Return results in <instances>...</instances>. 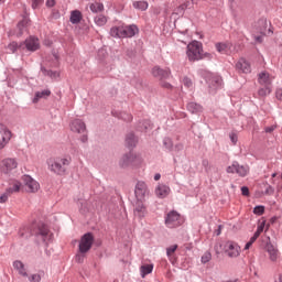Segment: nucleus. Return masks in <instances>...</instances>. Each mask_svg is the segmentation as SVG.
<instances>
[{
	"instance_id": "f257e3e1",
	"label": "nucleus",
	"mask_w": 282,
	"mask_h": 282,
	"mask_svg": "<svg viewBox=\"0 0 282 282\" xmlns=\"http://www.w3.org/2000/svg\"><path fill=\"white\" fill-rule=\"evenodd\" d=\"M134 217H139V219H142L147 215V205L144 202H147V197H149V187L147 186V183L140 181L137 183L134 188Z\"/></svg>"
},
{
	"instance_id": "f03ea898",
	"label": "nucleus",
	"mask_w": 282,
	"mask_h": 282,
	"mask_svg": "<svg viewBox=\"0 0 282 282\" xmlns=\"http://www.w3.org/2000/svg\"><path fill=\"white\" fill-rule=\"evenodd\" d=\"M186 55L188 61L195 63V61H202L204 58H213V54L204 53V45L199 41H193L187 45Z\"/></svg>"
},
{
	"instance_id": "7ed1b4c3",
	"label": "nucleus",
	"mask_w": 282,
	"mask_h": 282,
	"mask_svg": "<svg viewBox=\"0 0 282 282\" xmlns=\"http://www.w3.org/2000/svg\"><path fill=\"white\" fill-rule=\"evenodd\" d=\"M140 30L135 24L115 26L110 30V35L115 39H132Z\"/></svg>"
},
{
	"instance_id": "20e7f679",
	"label": "nucleus",
	"mask_w": 282,
	"mask_h": 282,
	"mask_svg": "<svg viewBox=\"0 0 282 282\" xmlns=\"http://www.w3.org/2000/svg\"><path fill=\"white\" fill-rule=\"evenodd\" d=\"M274 80V76L270 75V73L263 70L259 73L258 75V83L261 85V87L258 90L259 96H269V94H272V82Z\"/></svg>"
},
{
	"instance_id": "39448f33",
	"label": "nucleus",
	"mask_w": 282,
	"mask_h": 282,
	"mask_svg": "<svg viewBox=\"0 0 282 282\" xmlns=\"http://www.w3.org/2000/svg\"><path fill=\"white\" fill-rule=\"evenodd\" d=\"M48 171L55 175H65L66 166H69V160L66 158H51L47 160Z\"/></svg>"
},
{
	"instance_id": "423d86ee",
	"label": "nucleus",
	"mask_w": 282,
	"mask_h": 282,
	"mask_svg": "<svg viewBox=\"0 0 282 282\" xmlns=\"http://www.w3.org/2000/svg\"><path fill=\"white\" fill-rule=\"evenodd\" d=\"M223 250L229 259H237L241 256V247L235 241H226L223 246Z\"/></svg>"
},
{
	"instance_id": "0eeeda50",
	"label": "nucleus",
	"mask_w": 282,
	"mask_h": 282,
	"mask_svg": "<svg viewBox=\"0 0 282 282\" xmlns=\"http://www.w3.org/2000/svg\"><path fill=\"white\" fill-rule=\"evenodd\" d=\"M184 224V218L177 212H170L165 218L167 228H178Z\"/></svg>"
},
{
	"instance_id": "6e6552de",
	"label": "nucleus",
	"mask_w": 282,
	"mask_h": 282,
	"mask_svg": "<svg viewBox=\"0 0 282 282\" xmlns=\"http://www.w3.org/2000/svg\"><path fill=\"white\" fill-rule=\"evenodd\" d=\"M91 246H94V235L91 232L85 234L79 241V252L80 254H86L91 250Z\"/></svg>"
},
{
	"instance_id": "1a4fd4ad",
	"label": "nucleus",
	"mask_w": 282,
	"mask_h": 282,
	"mask_svg": "<svg viewBox=\"0 0 282 282\" xmlns=\"http://www.w3.org/2000/svg\"><path fill=\"white\" fill-rule=\"evenodd\" d=\"M227 173H237L239 177H246L250 173V167L248 165H240L239 162L235 161L227 167Z\"/></svg>"
},
{
	"instance_id": "9d476101",
	"label": "nucleus",
	"mask_w": 282,
	"mask_h": 282,
	"mask_svg": "<svg viewBox=\"0 0 282 282\" xmlns=\"http://www.w3.org/2000/svg\"><path fill=\"white\" fill-rule=\"evenodd\" d=\"M17 166H19V163L12 158L4 159L0 162V171L4 173V175L12 173Z\"/></svg>"
},
{
	"instance_id": "9b49d317",
	"label": "nucleus",
	"mask_w": 282,
	"mask_h": 282,
	"mask_svg": "<svg viewBox=\"0 0 282 282\" xmlns=\"http://www.w3.org/2000/svg\"><path fill=\"white\" fill-rule=\"evenodd\" d=\"M202 76L205 78L206 83L209 84L210 89H217L221 85V79L218 76L213 75L208 70H202Z\"/></svg>"
},
{
	"instance_id": "f8f14e48",
	"label": "nucleus",
	"mask_w": 282,
	"mask_h": 282,
	"mask_svg": "<svg viewBox=\"0 0 282 282\" xmlns=\"http://www.w3.org/2000/svg\"><path fill=\"white\" fill-rule=\"evenodd\" d=\"M12 140V132L6 126L0 127V151Z\"/></svg>"
},
{
	"instance_id": "ddd939ff",
	"label": "nucleus",
	"mask_w": 282,
	"mask_h": 282,
	"mask_svg": "<svg viewBox=\"0 0 282 282\" xmlns=\"http://www.w3.org/2000/svg\"><path fill=\"white\" fill-rule=\"evenodd\" d=\"M22 181H23L24 185L26 186L28 193H36V191H39V188H40L39 182H36L30 175H24L22 177Z\"/></svg>"
},
{
	"instance_id": "4468645a",
	"label": "nucleus",
	"mask_w": 282,
	"mask_h": 282,
	"mask_svg": "<svg viewBox=\"0 0 282 282\" xmlns=\"http://www.w3.org/2000/svg\"><path fill=\"white\" fill-rule=\"evenodd\" d=\"M152 75L154 76V78H159V80H166V78L171 76V69L169 68L164 69L159 66H154L152 68Z\"/></svg>"
},
{
	"instance_id": "2eb2a0df",
	"label": "nucleus",
	"mask_w": 282,
	"mask_h": 282,
	"mask_svg": "<svg viewBox=\"0 0 282 282\" xmlns=\"http://www.w3.org/2000/svg\"><path fill=\"white\" fill-rule=\"evenodd\" d=\"M70 131H73V133L85 134L87 131V127L85 126V122H83V120L75 119L70 122Z\"/></svg>"
},
{
	"instance_id": "dca6fc26",
	"label": "nucleus",
	"mask_w": 282,
	"mask_h": 282,
	"mask_svg": "<svg viewBox=\"0 0 282 282\" xmlns=\"http://www.w3.org/2000/svg\"><path fill=\"white\" fill-rule=\"evenodd\" d=\"M265 250L269 254L270 261H272L273 263H276L280 257L279 249L274 245L269 242L265 246Z\"/></svg>"
},
{
	"instance_id": "f3484780",
	"label": "nucleus",
	"mask_w": 282,
	"mask_h": 282,
	"mask_svg": "<svg viewBox=\"0 0 282 282\" xmlns=\"http://www.w3.org/2000/svg\"><path fill=\"white\" fill-rule=\"evenodd\" d=\"M23 45L29 52H36V50L41 47V44L39 43V39L32 37V36L26 39Z\"/></svg>"
},
{
	"instance_id": "a211bd4d",
	"label": "nucleus",
	"mask_w": 282,
	"mask_h": 282,
	"mask_svg": "<svg viewBox=\"0 0 282 282\" xmlns=\"http://www.w3.org/2000/svg\"><path fill=\"white\" fill-rule=\"evenodd\" d=\"M236 69L241 74H250V63H248V61H246L245 58H240L236 64Z\"/></svg>"
},
{
	"instance_id": "6ab92c4d",
	"label": "nucleus",
	"mask_w": 282,
	"mask_h": 282,
	"mask_svg": "<svg viewBox=\"0 0 282 282\" xmlns=\"http://www.w3.org/2000/svg\"><path fill=\"white\" fill-rule=\"evenodd\" d=\"M170 193H171V187L164 184H159L155 188V195L161 199H164V197H169Z\"/></svg>"
},
{
	"instance_id": "aec40b11",
	"label": "nucleus",
	"mask_w": 282,
	"mask_h": 282,
	"mask_svg": "<svg viewBox=\"0 0 282 282\" xmlns=\"http://www.w3.org/2000/svg\"><path fill=\"white\" fill-rule=\"evenodd\" d=\"M216 50L219 54H230L232 52V44L230 42L217 43Z\"/></svg>"
},
{
	"instance_id": "412c9836",
	"label": "nucleus",
	"mask_w": 282,
	"mask_h": 282,
	"mask_svg": "<svg viewBox=\"0 0 282 282\" xmlns=\"http://www.w3.org/2000/svg\"><path fill=\"white\" fill-rule=\"evenodd\" d=\"M30 25V19L24 18L17 25V35L22 36L24 32H28V26Z\"/></svg>"
},
{
	"instance_id": "4be33fe9",
	"label": "nucleus",
	"mask_w": 282,
	"mask_h": 282,
	"mask_svg": "<svg viewBox=\"0 0 282 282\" xmlns=\"http://www.w3.org/2000/svg\"><path fill=\"white\" fill-rule=\"evenodd\" d=\"M144 160L140 154L130 153V166H142Z\"/></svg>"
},
{
	"instance_id": "5701e85b",
	"label": "nucleus",
	"mask_w": 282,
	"mask_h": 282,
	"mask_svg": "<svg viewBox=\"0 0 282 282\" xmlns=\"http://www.w3.org/2000/svg\"><path fill=\"white\" fill-rule=\"evenodd\" d=\"M39 235L40 237H42L43 241H50L52 239V234L50 232V229L45 225H42L39 228Z\"/></svg>"
},
{
	"instance_id": "b1692460",
	"label": "nucleus",
	"mask_w": 282,
	"mask_h": 282,
	"mask_svg": "<svg viewBox=\"0 0 282 282\" xmlns=\"http://www.w3.org/2000/svg\"><path fill=\"white\" fill-rule=\"evenodd\" d=\"M10 195H14V193H19L21 191V182L11 181L9 183V187L6 189Z\"/></svg>"
},
{
	"instance_id": "393cba45",
	"label": "nucleus",
	"mask_w": 282,
	"mask_h": 282,
	"mask_svg": "<svg viewBox=\"0 0 282 282\" xmlns=\"http://www.w3.org/2000/svg\"><path fill=\"white\" fill-rule=\"evenodd\" d=\"M13 268L21 274V276H28V271H25V264H23V262L19 260L14 261Z\"/></svg>"
},
{
	"instance_id": "a878e982",
	"label": "nucleus",
	"mask_w": 282,
	"mask_h": 282,
	"mask_svg": "<svg viewBox=\"0 0 282 282\" xmlns=\"http://www.w3.org/2000/svg\"><path fill=\"white\" fill-rule=\"evenodd\" d=\"M51 95H52V91H50V89H44L42 91H37V93H35L33 102L34 104L39 102V100H41V98H50Z\"/></svg>"
},
{
	"instance_id": "bb28decb",
	"label": "nucleus",
	"mask_w": 282,
	"mask_h": 282,
	"mask_svg": "<svg viewBox=\"0 0 282 282\" xmlns=\"http://www.w3.org/2000/svg\"><path fill=\"white\" fill-rule=\"evenodd\" d=\"M82 20H83V13H80V11H78V10L72 11L70 23L76 25V24L80 23Z\"/></svg>"
},
{
	"instance_id": "cd10ccee",
	"label": "nucleus",
	"mask_w": 282,
	"mask_h": 282,
	"mask_svg": "<svg viewBox=\"0 0 282 282\" xmlns=\"http://www.w3.org/2000/svg\"><path fill=\"white\" fill-rule=\"evenodd\" d=\"M8 50H10V52L12 54H14V52H17V50H25V45L23 43H17V42H11L9 45H8Z\"/></svg>"
},
{
	"instance_id": "c85d7f7f",
	"label": "nucleus",
	"mask_w": 282,
	"mask_h": 282,
	"mask_svg": "<svg viewBox=\"0 0 282 282\" xmlns=\"http://www.w3.org/2000/svg\"><path fill=\"white\" fill-rule=\"evenodd\" d=\"M119 164L122 169H127V166H131V153L123 155Z\"/></svg>"
},
{
	"instance_id": "c756f323",
	"label": "nucleus",
	"mask_w": 282,
	"mask_h": 282,
	"mask_svg": "<svg viewBox=\"0 0 282 282\" xmlns=\"http://www.w3.org/2000/svg\"><path fill=\"white\" fill-rule=\"evenodd\" d=\"M140 272H141L142 279H144V276H147V274H151V272H153V264L141 265Z\"/></svg>"
},
{
	"instance_id": "7c9ffc66",
	"label": "nucleus",
	"mask_w": 282,
	"mask_h": 282,
	"mask_svg": "<svg viewBox=\"0 0 282 282\" xmlns=\"http://www.w3.org/2000/svg\"><path fill=\"white\" fill-rule=\"evenodd\" d=\"M187 109L191 113H199V111H202V106L199 104L189 102Z\"/></svg>"
},
{
	"instance_id": "2f4dec72",
	"label": "nucleus",
	"mask_w": 282,
	"mask_h": 282,
	"mask_svg": "<svg viewBox=\"0 0 282 282\" xmlns=\"http://www.w3.org/2000/svg\"><path fill=\"white\" fill-rule=\"evenodd\" d=\"M95 23L96 25H99V28H102V25L107 24V17L102 14L95 17Z\"/></svg>"
},
{
	"instance_id": "473e14b6",
	"label": "nucleus",
	"mask_w": 282,
	"mask_h": 282,
	"mask_svg": "<svg viewBox=\"0 0 282 282\" xmlns=\"http://www.w3.org/2000/svg\"><path fill=\"white\" fill-rule=\"evenodd\" d=\"M90 10L91 12H102V10H105V7L102 6V3L95 2L90 4Z\"/></svg>"
},
{
	"instance_id": "72a5a7b5",
	"label": "nucleus",
	"mask_w": 282,
	"mask_h": 282,
	"mask_svg": "<svg viewBox=\"0 0 282 282\" xmlns=\"http://www.w3.org/2000/svg\"><path fill=\"white\" fill-rule=\"evenodd\" d=\"M133 7L137 10H147L149 8V3L147 1H138L133 3Z\"/></svg>"
},
{
	"instance_id": "f704fd0d",
	"label": "nucleus",
	"mask_w": 282,
	"mask_h": 282,
	"mask_svg": "<svg viewBox=\"0 0 282 282\" xmlns=\"http://www.w3.org/2000/svg\"><path fill=\"white\" fill-rule=\"evenodd\" d=\"M126 142H127L128 147H135V142H138V140L135 139V135L133 133H131V134L127 135Z\"/></svg>"
},
{
	"instance_id": "c9c22d12",
	"label": "nucleus",
	"mask_w": 282,
	"mask_h": 282,
	"mask_svg": "<svg viewBox=\"0 0 282 282\" xmlns=\"http://www.w3.org/2000/svg\"><path fill=\"white\" fill-rule=\"evenodd\" d=\"M212 259H213V254L210 253V251H206L202 256L200 261H202V263H208Z\"/></svg>"
},
{
	"instance_id": "e433bc0d",
	"label": "nucleus",
	"mask_w": 282,
	"mask_h": 282,
	"mask_svg": "<svg viewBox=\"0 0 282 282\" xmlns=\"http://www.w3.org/2000/svg\"><path fill=\"white\" fill-rule=\"evenodd\" d=\"M182 83L187 88L193 87V79L189 77H183Z\"/></svg>"
},
{
	"instance_id": "4c0bfd02",
	"label": "nucleus",
	"mask_w": 282,
	"mask_h": 282,
	"mask_svg": "<svg viewBox=\"0 0 282 282\" xmlns=\"http://www.w3.org/2000/svg\"><path fill=\"white\" fill-rule=\"evenodd\" d=\"M10 194L6 191L3 194L0 195V204H6L10 198Z\"/></svg>"
},
{
	"instance_id": "58836bf2",
	"label": "nucleus",
	"mask_w": 282,
	"mask_h": 282,
	"mask_svg": "<svg viewBox=\"0 0 282 282\" xmlns=\"http://www.w3.org/2000/svg\"><path fill=\"white\" fill-rule=\"evenodd\" d=\"M254 215H263L265 213V207L264 206H256L253 209Z\"/></svg>"
},
{
	"instance_id": "ea45409f",
	"label": "nucleus",
	"mask_w": 282,
	"mask_h": 282,
	"mask_svg": "<svg viewBox=\"0 0 282 282\" xmlns=\"http://www.w3.org/2000/svg\"><path fill=\"white\" fill-rule=\"evenodd\" d=\"M177 250V245H173L166 249L167 257H173V253Z\"/></svg>"
},
{
	"instance_id": "a19ab883",
	"label": "nucleus",
	"mask_w": 282,
	"mask_h": 282,
	"mask_svg": "<svg viewBox=\"0 0 282 282\" xmlns=\"http://www.w3.org/2000/svg\"><path fill=\"white\" fill-rule=\"evenodd\" d=\"M43 1L45 0H31L33 10H36V8H40V6H43Z\"/></svg>"
},
{
	"instance_id": "79ce46f5",
	"label": "nucleus",
	"mask_w": 282,
	"mask_h": 282,
	"mask_svg": "<svg viewBox=\"0 0 282 282\" xmlns=\"http://www.w3.org/2000/svg\"><path fill=\"white\" fill-rule=\"evenodd\" d=\"M42 72L45 76H50V78H56L58 76V73H54L52 70L42 69Z\"/></svg>"
},
{
	"instance_id": "37998d69",
	"label": "nucleus",
	"mask_w": 282,
	"mask_h": 282,
	"mask_svg": "<svg viewBox=\"0 0 282 282\" xmlns=\"http://www.w3.org/2000/svg\"><path fill=\"white\" fill-rule=\"evenodd\" d=\"M265 228V221H262L259 226L257 231L254 232L258 237L261 236V232H263V229Z\"/></svg>"
},
{
	"instance_id": "c03bdc74",
	"label": "nucleus",
	"mask_w": 282,
	"mask_h": 282,
	"mask_svg": "<svg viewBox=\"0 0 282 282\" xmlns=\"http://www.w3.org/2000/svg\"><path fill=\"white\" fill-rule=\"evenodd\" d=\"M29 281L31 282H41V275L35 273V274H32L31 276H29Z\"/></svg>"
},
{
	"instance_id": "a18cd8bd",
	"label": "nucleus",
	"mask_w": 282,
	"mask_h": 282,
	"mask_svg": "<svg viewBox=\"0 0 282 282\" xmlns=\"http://www.w3.org/2000/svg\"><path fill=\"white\" fill-rule=\"evenodd\" d=\"M164 145L166 147V149H173V141H171V139H165Z\"/></svg>"
},
{
	"instance_id": "49530a36",
	"label": "nucleus",
	"mask_w": 282,
	"mask_h": 282,
	"mask_svg": "<svg viewBox=\"0 0 282 282\" xmlns=\"http://www.w3.org/2000/svg\"><path fill=\"white\" fill-rule=\"evenodd\" d=\"M241 194L245 195V197H248V195H250V189L243 186L241 187Z\"/></svg>"
},
{
	"instance_id": "de8ad7c7",
	"label": "nucleus",
	"mask_w": 282,
	"mask_h": 282,
	"mask_svg": "<svg viewBox=\"0 0 282 282\" xmlns=\"http://www.w3.org/2000/svg\"><path fill=\"white\" fill-rule=\"evenodd\" d=\"M229 138H230L232 144H237V140H238L237 133H231L229 135Z\"/></svg>"
},
{
	"instance_id": "09e8293b",
	"label": "nucleus",
	"mask_w": 282,
	"mask_h": 282,
	"mask_svg": "<svg viewBox=\"0 0 282 282\" xmlns=\"http://www.w3.org/2000/svg\"><path fill=\"white\" fill-rule=\"evenodd\" d=\"M47 8H54L56 6V0H46Z\"/></svg>"
},
{
	"instance_id": "8fccbe9b",
	"label": "nucleus",
	"mask_w": 282,
	"mask_h": 282,
	"mask_svg": "<svg viewBox=\"0 0 282 282\" xmlns=\"http://www.w3.org/2000/svg\"><path fill=\"white\" fill-rule=\"evenodd\" d=\"M275 97L278 98V100H282V89L281 88L276 89Z\"/></svg>"
},
{
	"instance_id": "3c124183",
	"label": "nucleus",
	"mask_w": 282,
	"mask_h": 282,
	"mask_svg": "<svg viewBox=\"0 0 282 282\" xmlns=\"http://www.w3.org/2000/svg\"><path fill=\"white\" fill-rule=\"evenodd\" d=\"M256 43H262L263 42V35H257L254 36Z\"/></svg>"
},
{
	"instance_id": "603ef678",
	"label": "nucleus",
	"mask_w": 282,
	"mask_h": 282,
	"mask_svg": "<svg viewBox=\"0 0 282 282\" xmlns=\"http://www.w3.org/2000/svg\"><path fill=\"white\" fill-rule=\"evenodd\" d=\"M215 252H216V254H221V245L215 246Z\"/></svg>"
},
{
	"instance_id": "864d4df0",
	"label": "nucleus",
	"mask_w": 282,
	"mask_h": 282,
	"mask_svg": "<svg viewBox=\"0 0 282 282\" xmlns=\"http://www.w3.org/2000/svg\"><path fill=\"white\" fill-rule=\"evenodd\" d=\"M83 259H85V256H83V254H77L76 256L77 263H83Z\"/></svg>"
},
{
	"instance_id": "5fc2aeb1",
	"label": "nucleus",
	"mask_w": 282,
	"mask_h": 282,
	"mask_svg": "<svg viewBox=\"0 0 282 282\" xmlns=\"http://www.w3.org/2000/svg\"><path fill=\"white\" fill-rule=\"evenodd\" d=\"M257 239H259V236H258V234H254V235L250 238L249 242H250V243H254V241H257Z\"/></svg>"
},
{
	"instance_id": "6e6d98bb",
	"label": "nucleus",
	"mask_w": 282,
	"mask_h": 282,
	"mask_svg": "<svg viewBox=\"0 0 282 282\" xmlns=\"http://www.w3.org/2000/svg\"><path fill=\"white\" fill-rule=\"evenodd\" d=\"M161 86L164 87L165 89H171V84L166 82H161Z\"/></svg>"
},
{
	"instance_id": "4d7b16f0",
	"label": "nucleus",
	"mask_w": 282,
	"mask_h": 282,
	"mask_svg": "<svg viewBox=\"0 0 282 282\" xmlns=\"http://www.w3.org/2000/svg\"><path fill=\"white\" fill-rule=\"evenodd\" d=\"M272 131H274V126L265 128L267 133H272Z\"/></svg>"
},
{
	"instance_id": "13d9d810",
	"label": "nucleus",
	"mask_w": 282,
	"mask_h": 282,
	"mask_svg": "<svg viewBox=\"0 0 282 282\" xmlns=\"http://www.w3.org/2000/svg\"><path fill=\"white\" fill-rule=\"evenodd\" d=\"M250 248H252V242H247L245 246V250H250Z\"/></svg>"
},
{
	"instance_id": "bf43d9fd",
	"label": "nucleus",
	"mask_w": 282,
	"mask_h": 282,
	"mask_svg": "<svg viewBox=\"0 0 282 282\" xmlns=\"http://www.w3.org/2000/svg\"><path fill=\"white\" fill-rule=\"evenodd\" d=\"M160 177H162V175H160V174H155V175H154V180H155V182L160 181Z\"/></svg>"
},
{
	"instance_id": "052dcab7",
	"label": "nucleus",
	"mask_w": 282,
	"mask_h": 282,
	"mask_svg": "<svg viewBox=\"0 0 282 282\" xmlns=\"http://www.w3.org/2000/svg\"><path fill=\"white\" fill-rule=\"evenodd\" d=\"M203 166H208V160L203 161Z\"/></svg>"
},
{
	"instance_id": "680f3d73",
	"label": "nucleus",
	"mask_w": 282,
	"mask_h": 282,
	"mask_svg": "<svg viewBox=\"0 0 282 282\" xmlns=\"http://www.w3.org/2000/svg\"><path fill=\"white\" fill-rule=\"evenodd\" d=\"M82 142H87V137H86V135H84V137L82 138Z\"/></svg>"
},
{
	"instance_id": "e2e57ef3",
	"label": "nucleus",
	"mask_w": 282,
	"mask_h": 282,
	"mask_svg": "<svg viewBox=\"0 0 282 282\" xmlns=\"http://www.w3.org/2000/svg\"><path fill=\"white\" fill-rule=\"evenodd\" d=\"M275 282H282V275H279L278 280Z\"/></svg>"
},
{
	"instance_id": "0e129e2a",
	"label": "nucleus",
	"mask_w": 282,
	"mask_h": 282,
	"mask_svg": "<svg viewBox=\"0 0 282 282\" xmlns=\"http://www.w3.org/2000/svg\"><path fill=\"white\" fill-rule=\"evenodd\" d=\"M272 177H276V173H273V174H272Z\"/></svg>"
},
{
	"instance_id": "69168bd1",
	"label": "nucleus",
	"mask_w": 282,
	"mask_h": 282,
	"mask_svg": "<svg viewBox=\"0 0 282 282\" xmlns=\"http://www.w3.org/2000/svg\"><path fill=\"white\" fill-rule=\"evenodd\" d=\"M6 0H0V3H3Z\"/></svg>"
},
{
	"instance_id": "338daca9",
	"label": "nucleus",
	"mask_w": 282,
	"mask_h": 282,
	"mask_svg": "<svg viewBox=\"0 0 282 282\" xmlns=\"http://www.w3.org/2000/svg\"><path fill=\"white\" fill-rule=\"evenodd\" d=\"M144 129H149V126H144Z\"/></svg>"
},
{
	"instance_id": "774afa93",
	"label": "nucleus",
	"mask_w": 282,
	"mask_h": 282,
	"mask_svg": "<svg viewBox=\"0 0 282 282\" xmlns=\"http://www.w3.org/2000/svg\"><path fill=\"white\" fill-rule=\"evenodd\" d=\"M182 10H184V6H182Z\"/></svg>"
}]
</instances>
